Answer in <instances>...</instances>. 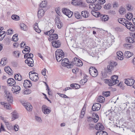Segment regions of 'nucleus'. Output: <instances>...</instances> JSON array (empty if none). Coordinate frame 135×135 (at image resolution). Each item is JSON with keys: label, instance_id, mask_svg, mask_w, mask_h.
I'll return each mask as SVG.
<instances>
[{"label": "nucleus", "instance_id": "obj_11", "mask_svg": "<svg viewBox=\"0 0 135 135\" xmlns=\"http://www.w3.org/2000/svg\"><path fill=\"white\" fill-rule=\"evenodd\" d=\"M101 107L100 104L95 103L94 104L92 107V110L93 111H96L99 110Z\"/></svg>", "mask_w": 135, "mask_h": 135}, {"label": "nucleus", "instance_id": "obj_29", "mask_svg": "<svg viewBox=\"0 0 135 135\" xmlns=\"http://www.w3.org/2000/svg\"><path fill=\"white\" fill-rule=\"evenodd\" d=\"M20 26L22 30L25 31H26L27 30L28 28L27 26L24 23H21Z\"/></svg>", "mask_w": 135, "mask_h": 135}, {"label": "nucleus", "instance_id": "obj_58", "mask_svg": "<svg viewBox=\"0 0 135 135\" xmlns=\"http://www.w3.org/2000/svg\"><path fill=\"white\" fill-rule=\"evenodd\" d=\"M52 35L53 37H52L53 40L57 39L58 38V35L57 34H54Z\"/></svg>", "mask_w": 135, "mask_h": 135}, {"label": "nucleus", "instance_id": "obj_18", "mask_svg": "<svg viewBox=\"0 0 135 135\" xmlns=\"http://www.w3.org/2000/svg\"><path fill=\"white\" fill-rule=\"evenodd\" d=\"M91 6H92L93 8H94V10L95 11L100 9L102 7L100 4L98 2L97 4H92Z\"/></svg>", "mask_w": 135, "mask_h": 135}, {"label": "nucleus", "instance_id": "obj_28", "mask_svg": "<svg viewBox=\"0 0 135 135\" xmlns=\"http://www.w3.org/2000/svg\"><path fill=\"white\" fill-rule=\"evenodd\" d=\"M77 6H81L82 7H85L86 6V5L85 3L83 2L81 0H79L77 1Z\"/></svg>", "mask_w": 135, "mask_h": 135}, {"label": "nucleus", "instance_id": "obj_4", "mask_svg": "<svg viewBox=\"0 0 135 135\" xmlns=\"http://www.w3.org/2000/svg\"><path fill=\"white\" fill-rule=\"evenodd\" d=\"M89 73L90 75L93 77H96L98 74L97 69L94 67H91L89 69Z\"/></svg>", "mask_w": 135, "mask_h": 135}, {"label": "nucleus", "instance_id": "obj_22", "mask_svg": "<svg viewBox=\"0 0 135 135\" xmlns=\"http://www.w3.org/2000/svg\"><path fill=\"white\" fill-rule=\"evenodd\" d=\"M81 15L84 18H87L89 16V12L87 11H83L81 12Z\"/></svg>", "mask_w": 135, "mask_h": 135}, {"label": "nucleus", "instance_id": "obj_48", "mask_svg": "<svg viewBox=\"0 0 135 135\" xmlns=\"http://www.w3.org/2000/svg\"><path fill=\"white\" fill-rule=\"evenodd\" d=\"M103 95L104 96H105L107 97L109 96L110 94V91H103Z\"/></svg>", "mask_w": 135, "mask_h": 135}, {"label": "nucleus", "instance_id": "obj_2", "mask_svg": "<svg viewBox=\"0 0 135 135\" xmlns=\"http://www.w3.org/2000/svg\"><path fill=\"white\" fill-rule=\"evenodd\" d=\"M55 57L58 62H60L62 60L64 57V54L62 50L60 49H57L55 52Z\"/></svg>", "mask_w": 135, "mask_h": 135}, {"label": "nucleus", "instance_id": "obj_45", "mask_svg": "<svg viewBox=\"0 0 135 135\" xmlns=\"http://www.w3.org/2000/svg\"><path fill=\"white\" fill-rule=\"evenodd\" d=\"M56 25L59 28H61L62 26V22L60 21H58V22L56 23Z\"/></svg>", "mask_w": 135, "mask_h": 135}, {"label": "nucleus", "instance_id": "obj_23", "mask_svg": "<svg viewBox=\"0 0 135 135\" xmlns=\"http://www.w3.org/2000/svg\"><path fill=\"white\" fill-rule=\"evenodd\" d=\"M18 117V114L15 112H14L12 113V120L17 119Z\"/></svg>", "mask_w": 135, "mask_h": 135}, {"label": "nucleus", "instance_id": "obj_37", "mask_svg": "<svg viewBox=\"0 0 135 135\" xmlns=\"http://www.w3.org/2000/svg\"><path fill=\"white\" fill-rule=\"evenodd\" d=\"M4 93H5L4 94V96L5 98L9 96V95H11L10 93L7 89L4 90Z\"/></svg>", "mask_w": 135, "mask_h": 135}, {"label": "nucleus", "instance_id": "obj_50", "mask_svg": "<svg viewBox=\"0 0 135 135\" xmlns=\"http://www.w3.org/2000/svg\"><path fill=\"white\" fill-rule=\"evenodd\" d=\"M5 59H6V57H4L2 59V60L0 62V65H1L3 66H4L6 65L5 62H3V60L5 61Z\"/></svg>", "mask_w": 135, "mask_h": 135}, {"label": "nucleus", "instance_id": "obj_24", "mask_svg": "<svg viewBox=\"0 0 135 135\" xmlns=\"http://www.w3.org/2000/svg\"><path fill=\"white\" fill-rule=\"evenodd\" d=\"M5 98L7 100V102L8 104L12 103L13 101V97H12L11 95H9V96Z\"/></svg>", "mask_w": 135, "mask_h": 135}, {"label": "nucleus", "instance_id": "obj_60", "mask_svg": "<svg viewBox=\"0 0 135 135\" xmlns=\"http://www.w3.org/2000/svg\"><path fill=\"white\" fill-rule=\"evenodd\" d=\"M105 2V0H99L98 2V3H99L100 5L103 4Z\"/></svg>", "mask_w": 135, "mask_h": 135}, {"label": "nucleus", "instance_id": "obj_16", "mask_svg": "<svg viewBox=\"0 0 135 135\" xmlns=\"http://www.w3.org/2000/svg\"><path fill=\"white\" fill-rule=\"evenodd\" d=\"M32 86V84L30 81L26 80L24 81L23 86L25 88L30 87Z\"/></svg>", "mask_w": 135, "mask_h": 135}, {"label": "nucleus", "instance_id": "obj_32", "mask_svg": "<svg viewBox=\"0 0 135 135\" xmlns=\"http://www.w3.org/2000/svg\"><path fill=\"white\" fill-rule=\"evenodd\" d=\"M133 55V54H132L131 52L128 51L125 52L124 53V55L126 57L129 58Z\"/></svg>", "mask_w": 135, "mask_h": 135}, {"label": "nucleus", "instance_id": "obj_20", "mask_svg": "<svg viewBox=\"0 0 135 135\" xmlns=\"http://www.w3.org/2000/svg\"><path fill=\"white\" fill-rule=\"evenodd\" d=\"M44 13V11L43 9H40L37 12V16L38 18H41L43 16Z\"/></svg>", "mask_w": 135, "mask_h": 135}, {"label": "nucleus", "instance_id": "obj_31", "mask_svg": "<svg viewBox=\"0 0 135 135\" xmlns=\"http://www.w3.org/2000/svg\"><path fill=\"white\" fill-rule=\"evenodd\" d=\"M75 17L77 19H81L82 18V17L78 12H76L74 13Z\"/></svg>", "mask_w": 135, "mask_h": 135}, {"label": "nucleus", "instance_id": "obj_9", "mask_svg": "<svg viewBox=\"0 0 135 135\" xmlns=\"http://www.w3.org/2000/svg\"><path fill=\"white\" fill-rule=\"evenodd\" d=\"M27 59L25 60V62L29 66L31 67H32L33 66V59L32 58H30L27 57Z\"/></svg>", "mask_w": 135, "mask_h": 135}, {"label": "nucleus", "instance_id": "obj_46", "mask_svg": "<svg viewBox=\"0 0 135 135\" xmlns=\"http://www.w3.org/2000/svg\"><path fill=\"white\" fill-rule=\"evenodd\" d=\"M18 35L17 34H15L13 36L12 39L15 42L17 41L18 40Z\"/></svg>", "mask_w": 135, "mask_h": 135}, {"label": "nucleus", "instance_id": "obj_62", "mask_svg": "<svg viewBox=\"0 0 135 135\" xmlns=\"http://www.w3.org/2000/svg\"><path fill=\"white\" fill-rule=\"evenodd\" d=\"M46 69L45 68H44L42 71L41 73L42 75L44 76H45L46 75Z\"/></svg>", "mask_w": 135, "mask_h": 135}, {"label": "nucleus", "instance_id": "obj_57", "mask_svg": "<svg viewBox=\"0 0 135 135\" xmlns=\"http://www.w3.org/2000/svg\"><path fill=\"white\" fill-rule=\"evenodd\" d=\"M13 127L14 130L16 131H17L19 129V127L18 125H15V126H13Z\"/></svg>", "mask_w": 135, "mask_h": 135}, {"label": "nucleus", "instance_id": "obj_3", "mask_svg": "<svg viewBox=\"0 0 135 135\" xmlns=\"http://www.w3.org/2000/svg\"><path fill=\"white\" fill-rule=\"evenodd\" d=\"M117 65V63L114 61L110 62L107 66V68L105 69V71L107 73L111 72L113 70L114 67Z\"/></svg>", "mask_w": 135, "mask_h": 135}, {"label": "nucleus", "instance_id": "obj_38", "mask_svg": "<svg viewBox=\"0 0 135 135\" xmlns=\"http://www.w3.org/2000/svg\"><path fill=\"white\" fill-rule=\"evenodd\" d=\"M124 26H125L127 28H128L129 27L133 26V25L131 22H128L127 21L126 22V23H124Z\"/></svg>", "mask_w": 135, "mask_h": 135}, {"label": "nucleus", "instance_id": "obj_61", "mask_svg": "<svg viewBox=\"0 0 135 135\" xmlns=\"http://www.w3.org/2000/svg\"><path fill=\"white\" fill-rule=\"evenodd\" d=\"M71 4L75 6L77 5V1L75 0H73L71 2Z\"/></svg>", "mask_w": 135, "mask_h": 135}, {"label": "nucleus", "instance_id": "obj_54", "mask_svg": "<svg viewBox=\"0 0 135 135\" xmlns=\"http://www.w3.org/2000/svg\"><path fill=\"white\" fill-rule=\"evenodd\" d=\"M111 7V4H105L104 6V8L106 9H109Z\"/></svg>", "mask_w": 135, "mask_h": 135}, {"label": "nucleus", "instance_id": "obj_8", "mask_svg": "<svg viewBox=\"0 0 135 135\" xmlns=\"http://www.w3.org/2000/svg\"><path fill=\"white\" fill-rule=\"evenodd\" d=\"M12 91L14 94H17L19 93V91L21 90L20 87L18 86L14 85L13 86Z\"/></svg>", "mask_w": 135, "mask_h": 135}, {"label": "nucleus", "instance_id": "obj_42", "mask_svg": "<svg viewBox=\"0 0 135 135\" xmlns=\"http://www.w3.org/2000/svg\"><path fill=\"white\" fill-rule=\"evenodd\" d=\"M85 108H84V107L82 109L81 113V115L80 116V117L81 118H83L84 116V115L85 114Z\"/></svg>", "mask_w": 135, "mask_h": 135}, {"label": "nucleus", "instance_id": "obj_15", "mask_svg": "<svg viewBox=\"0 0 135 135\" xmlns=\"http://www.w3.org/2000/svg\"><path fill=\"white\" fill-rule=\"evenodd\" d=\"M23 105L24 106L26 109L28 111L32 110V106L29 102H27L23 103Z\"/></svg>", "mask_w": 135, "mask_h": 135}, {"label": "nucleus", "instance_id": "obj_17", "mask_svg": "<svg viewBox=\"0 0 135 135\" xmlns=\"http://www.w3.org/2000/svg\"><path fill=\"white\" fill-rule=\"evenodd\" d=\"M62 60L61 62L62 65L64 67L67 66L68 65L69 63V60L67 58H64Z\"/></svg>", "mask_w": 135, "mask_h": 135}, {"label": "nucleus", "instance_id": "obj_36", "mask_svg": "<svg viewBox=\"0 0 135 135\" xmlns=\"http://www.w3.org/2000/svg\"><path fill=\"white\" fill-rule=\"evenodd\" d=\"M54 30L53 29H51L50 31H48L46 32H45L44 33L45 35H52V34L54 32Z\"/></svg>", "mask_w": 135, "mask_h": 135}, {"label": "nucleus", "instance_id": "obj_13", "mask_svg": "<svg viewBox=\"0 0 135 135\" xmlns=\"http://www.w3.org/2000/svg\"><path fill=\"white\" fill-rule=\"evenodd\" d=\"M7 83L9 84V86H13L16 84V82L12 78H9L7 81Z\"/></svg>", "mask_w": 135, "mask_h": 135}, {"label": "nucleus", "instance_id": "obj_51", "mask_svg": "<svg viewBox=\"0 0 135 135\" xmlns=\"http://www.w3.org/2000/svg\"><path fill=\"white\" fill-rule=\"evenodd\" d=\"M87 80V79L86 78H85L81 80L80 81V83L82 84H84L86 83Z\"/></svg>", "mask_w": 135, "mask_h": 135}, {"label": "nucleus", "instance_id": "obj_49", "mask_svg": "<svg viewBox=\"0 0 135 135\" xmlns=\"http://www.w3.org/2000/svg\"><path fill=\"white\" fill-rule=\"evenodd\" d=\"M125 19L123 20V19L122 18H120L118 19V21L120 23L122 24L123 25H124V23H126V22H124V21H125Z\"/></svg>", "mask_w": 135, "mask_h": 135}, {"label": "nucleus", "instance_id": "obj_59", "mask_svg": "<svg viewBox=\"0 0 135 135\" xmlns=\"http://www.w3.org/2000/svg\"><path fill=\"white\" fill-rule=\"evenodd\" d=\"M97 0H86L87 3H94Z\"/></svg>", "mask_w": 135, "mask_h": 135}, {"label": "nucleus", "instance_id": "obj_10", "mask_svg": "<svg viewBox=\"0 0 135 135\" xmlns=\"http://www.w3.org/2000/svg\"><path fill=\"white\" fill-rule=\"evenodd\" d=\"M46 105H43L42 108V111L45 114H48L51 112V110L47 108Z\"/></svg>", "mask_w": 135, "mask_h": 135}, {"label": "nucleus", "instance_id": "obj_47", "mask_svg": "<svg viewBox=\"0 0 135 135\" xmlns=\"http://www.w3.org/2000/svg\"><path fill=\"white\" fill-rule=\"evenodd\" d=\"M12 18L15 20L17 21L19 20L20 17L16 15H13L11 17Z\"/></svg>", "mask_w": 135, "mask_h": 135}, {"label": "nucleus", "instance_id": "obj_56", "mask_svg": "<svg viewBox=\"0 0 135 135\" xmlns=\"http://www.w3.org/2000/svg\"><path fill=\"white\" fill-rule=\"evenodd\" d=\"M31 91L30 90H27L25 91L24 93V94H28L31 93Z\"/></svg>", "mask_w": 135, "mask_h": 135}, {"label": "nucleus", "instance_id": "obj_63", "mask_svg": "<svg viewBox=\"0 0 135 135\" xmlns=\"http://www.w3.org/2000/svg\"><path fill=\"white\" fill-rule=\"evenodd\" d=\"M117 56L120 55V56H123V53L121 51H118L117 52Z\"/></svg>", "mask_w": 135, "mask_h": 135}, {"label": "nucleus", "instance_id": "obj_5", "mask_svg": "<svg viewBox=\"0 0 135 135\" xmlns=\"http://www.w3.org/2000/svg\"><path fill=\"white\" fill-rule=\"evenodd\" d=\"M29 76L30 79L33 81H36L38 79V74L35 72H30L29 73Z\"/></svg>", "mask_w": 135, "mask_h": 135}, {"label": "nucleus", "instance_id": "obj_44", "mask_svg": "<svg viewBox=\"0 0 135 135\" xmlns=\"http://www.w3.org/2000/svg\"><path fill=\"white\" fill-rule=\"evenodd\" d=\"M26 45H25V49H24L23 51H22V53L24 54H25L24 52H26V51H27L28 52H30V47L28 46H26Z\"/></svg>", "mask_w": 135, "mask_h": 135}, {"label": "nucleus", "instance_id": "obj_12", "mask_svg": "<svg viewBox=\"0 0 135 135\" xmlns=\"http://www.w3.org/2000/svg\"><path fill=\"white\" fill-rule=\"evenodd\" d=\"M134 80L133 79H126L125 81V83L127 85L131 86L134 83Z\"/></svg>", "mask_w": 135, "mask_h": 135}, {"label": "nucleus", "instance_id": "obj_40", "mask_svg": "<svg viewBox=\"0 0 135 135\" xmlns=\"http://www.w3.org/2000/svg\"><path fill=\"white\" fill-rule=\"evenodd\" d=\"M4 70L9 75H10V73L11 74V69L9 66L5 67L4 68Z\"/></svg>", "mask_w": 135, "mask_h": 135}, {"label": "nucleus", "instance_id": "obj_34", "mask_svg": "<svg viewBox=\"0 0 135 135\" xmlns=\"http://www.w3.org/2000/svg\"><path fill=\"white\" fill-rule=\"evenodd\" d=\"M33 57V55L31 53L29 54V53H26L24 56V58L26 59L27 58H32Z\"/></svg>", "mask_w": 135, "mask_h": 135}, {"label": "nucleus", "instance_id": "obj_33", "mask_svg": "<svg viewBox=\"0 0 135 135\" xmlns=\"http://www.w3.org/2000/svg\"><path fill=\"white\" fill-rule=\"evenodd\" d=\"M104 100L105 98L103 97L100 96L98 97L97 101L99 103H103L104 102Z\"/></svg>", "mask_w": 135, "mask_h": 135}, {"label": "nucleus", "instance_id": "obj_39", "mask_svg": "<svg viewBox=\"0 0 135 135\" xmlns=\"http://www.w3.org/2000/svg\"><path fill=\"white\" fill-rule=\"evenodd\" d=\"M126 17L129 20H131L133 17V15L132 13L128 12L127 13V15L126 16Z\"/></svg>", "mask_w": 135, "mask_h": 135}, {"label": "nucleus", "instance_id": "obj_41", "mask_svg": "<svg viewBox=\"0 0 135 135\" xmlns=\"http://www.w3.org/2000/svg\"><path fill=\"white\" fill-rule=\"evenodd\" d=\"M101 17L102 18V20L104 21L108 20L109 18L108 16L103 15H102V16Z\"/></svg>", "mask_w": 135, "mask_h": 135}, {"label": "nucleus", "instance_id": "obj_14", "mask_svg": "<svg viewBox=\"0 0 135 135\" xmlns=\"http://www.w3.org/2000/svg\"><path fill=\"white\" fill-rule=\"evenodd\" d=\"M52 44L53 46L56 48L59 47L61 45V43L59 40H54L52 42Z\"/></svg>", "mask_w": 135, "mask_h": 135}, {"label": "nucleus", "instance_id": "obj_55", "mask_svg": "<svg viewBox=\"0 0 135 135\" xmlns=\"http://www.w3.org/2000/svg\"><path fill=\"white\" fill-rule=\"evenodd\" d=\"M35 119L37 122H42V120L40 118L37 116L35 117Z\"/></svg>", "mask_w": 135, "mask_h": 135}, {"label": "nucleus", "instance_id": "obj_1", "mask_svg": "<svg viewBox=\"0 0 135 135\" xmlns=\"http://www.w3.org/2000/svg\"><path fill=\"white\" fill-rule=\"evenodd\" d=\"M118 77L117 75H114L112 76L111 79H105L104 81L105 83L108 84L109 86L114 85L118 83L119 81L117 80Z\"/></svg>", "mask_w": 135, "mask_h": 135}, {"label": "nucleus", "instance_id": "obj_7", "mask_svg": "<svg viewBox=\"0 0 135 135\" xmlns=\"http://www.w3.org/2000/svg\"><path fill=\"white\" fill-rule=\"evenodd\" d=\"M62 12L64 14L66 15L69 18L71 17L73 14L72 12L66 8H64V9H63Z\"/></svg>", "mask_w": 135, "mask_h": 135}, {"label": "nucleus", "instance_id": "obj_6", "mask_svg": "<svg viewBox=\"0 0 135 135\" xmlns=\"http://www.w3.org/2000/svg\"><path fill=\"white\" fill-rule=\"evenodd\" d=\"M73 63L78 67H81L83 65L81 61L77 58H74L72 61Z\"/></svg>", "mask_w": 135, "mask_h": 135}, {"label": "nucleus", "instance_id": "obj_19", "mask_svg": "<svg viewBox=\"0 0 135 135\" xmlns=\"http://www.w3.org/2000/svg\"><path fill=\"white\" fill-rule=\"evenodd\" d=\"M95 129L97 130H102L104 129V127L103 125L100 123H98L95 126Z\"/></svg>", "mask_w": 135, "mask_h": 135}, {"label": "nucleus", "instance_id": "obj_53", "mask_svg": "<svg viewBox=\"0 0 135 135\" xmlns=\"http://www.w3.org/2000/svg\"><path fill=\"white\" fill-rule=\"evenodd\" d=\"M58 94L60 95V97H61L65 98H69L68 97L64 94H62L60 93H58Z\"/></svg>", "mask_w": 135, "mask_h": 135}, {"label": "nucleus", "instance_id": "obj_43", "mask_svg": "<svg viewBox=\"0 0 135 135\" xmlns=\"http://www.w3.org/2000/svg\"><path fill=\"white\" fill-rule=\"evenodd\" d=\"M47 1H42L40 5V6L42 7H46V5Z\"/></svg>", "mask_w": 135, "mask_h": 135}, {"label": "nucleus", "instance_id": "obj_64", "mask_svg": "<svg viewBox=\"0 0 135 135\" xmlns=\"http://www.w3.org/2000/svg\"><path fill=\"white\" fill-rule=\"evenodd\" d=\"M93 118H99V117L97 114L95 113H93Z\"/></svg>", "mask_w": 135, "mask_h": 135}, {"label": "nucleus", "instance_id": "obj_52", "mask_svg": "<svg viewBox=\"0 0 135 135\" xmlns=\"http://www.w3.org/2000/svg\"><path fill=\"white\" fill-rule=\"evenodd\" d=\"M124 46L128 49H129L132 47V45L131 44H126L124 45Z\"/></svg>", "mask_w": 135, "mask_h": 135}, {"label": "nucleus", "instance_id": "obj_35", "mask_svg": "<svg viewBox=\"0 0 135 135\" xmlns=\"http://www.w3.org/2000/svg\"><path fill=\"white\" fill-rule=\"evenodd\" d=\"M125 8H124L121 7L119 9V11L120 14L123 15L125 13Z\"/></svg>", "mask_w": 135, "mask_h": 135}, {"label": "nucleus", "instance_id": "obj_30", "mask_svg": "<svg viewBox=\"0 0 135 135\" xmlns=\"http://www.w3.org/2000/svg\"><path fill=\"white\" fill-rule=\"evenodd\" d=\"M20 54V52L18 51H14L13 52V55L16 57L18 58Z\"/></svg>", "mask_w": 135, "mask_h": 135}, {"label": "nucleus", "instance_id": "obj_25", "mask_svg": "<svg viewBox=\"0 0 135 135\" xmlns=\"http://www.w3.org/2000/svg\"><path fill=\"white\" fill-rule=\"evenodd\" d=\"M101 130L98 131L96 132V135H108V133L105 132Z\"/></svg>", "mask_w": 135, "mask_h": 135}, {"label": "nucleus", "instance_id": "obj_26", "mask_svg": "<svg viewBox=\"0 0 135 135\" xmlns=\"http://www.w3.org/2000/svg\"><path fill=\"white\" fill-rule=\"evenodd\" d=\"M125 40L127 42H129L131 43L134 42L133 38L130 37H126Z\"/></svg>", "mask_w": 135, "mask_h": 135}, {"label": "nucleus", "instance_id": "obj_21", "mask_svg": "<svg viewBox=\"0 0 135 135\" xmlns=\"http://www.w3.org/2000/svg\"><path fill=\"white\" fill-rule=\"evenodd\" d=\"M91 13L93 16L96 17H98L99 16L101 17L102 16V15L101 14L100 12L98 11H92Z\"/></svg>", "mask_w": 135, "mask_h": 135}, {"label": "nucleus", "instance_id": "obj_27", "mask_svg": "<svg viewBox=\"0 0 135 135\" xmlns=\"http://www.w3.org/2000/svg\"><path fill=\"white\" fill-rule=\"evenodd\" d=\"M14 78L16 80L19 81H21L22 79V77L20 74H15Z\"/></svg>", "mask_w": 135, "mask_h": 135}]
</instances>
